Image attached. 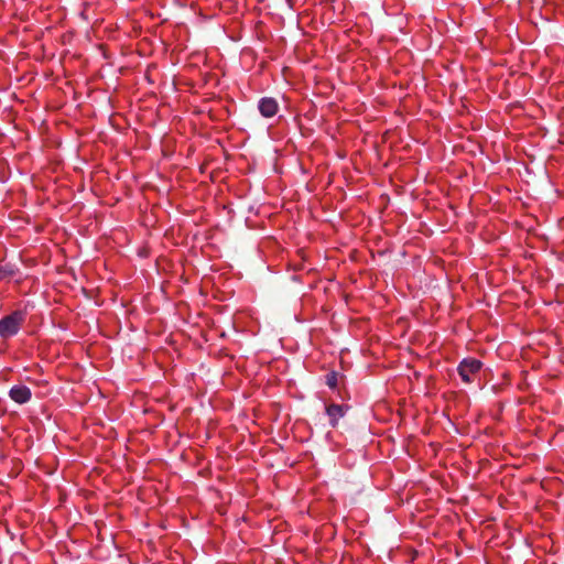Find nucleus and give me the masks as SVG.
<instances>
[{"mask_svg": "<svg viewBox=\"0 0 564 564\" xmlns=\"http://www.w3.org/2000/svg\"><path fill=\"white\" fill-rule=\"evenodd\" d=\"M25 321L23 311H14L0 319V337L9 338L18 334Z\"/></svg>", "mask_w": 564, "mask_h": 564, "instance_id": "obj_1", "label": "nucleus"}, {"mask_svg": "<svg viewBox=\"0 0 564 564\" xmlns=\"http://www.w3.org/2000/svg\"><path fill=\"white\" fill-rule=\"evenodd\" d=\"M481 366L482 364L478 359L465 358L459 362L457 371L465 383H471L479 373Z\"/></svg>", "mask_w": 564, "mask_h": 564, "instance_id": "obj_2", "label": "nucleus"}, {"mask_svg": "<svg viewBox=\"0 0 564 564\" xmlns=\"http://www.w3.org/2000/svg\"><path fill=\"white\" fill-rule=\"evenodd\" d=\"M347 410H349V406L344 404H329L326 406V414L329 417V424L332 427H336L338 425L339 419L344 417Z\"/></svg>", "mask_w": 564, "mask_h": 564, "instance_id": "obj_3", "label": "nucleus"}, {"mask_svg": "<svg viewBox=\"0 0 564 564\" xmlns=\"http://www.w3.org/2000/svg\"><path fill=\"white\" fill-rule=\"evenodd\" d=\"M258 108L263 117L271 118L278 112L279 105L274 98L264 97L260 99Z\"/></svg>", "mask_w": 564, "mask_h": 564, "instance_id": "obj_4", "label": "nucleus"}, {"mask_svg": "<svg viewBox=\"0 0 564 564\" xmlns=\"http://www.w3.org/2000/svg\"><path fill=\"white\" fill-rule=\"evenodd\" d=\"M9 395L14 402L23 404L31 399L32 393L26 386H14L10 389Z\"/></svg>", "mask_w": 564, "mask_h": 564, "instance_id": "obj_5", "label": "nucleus"}, {"mask_svg": "<svg viewBox=\"0 0 564 564\" xmlns=\"http://www.w3.org/2000/svg\"><path fill=\"white\" fill-rule=\"evenodd\" d=\"M326 383L330 389H335L337 387V373L330 372L326 376Z\"/></svg>", "mask_w": 564, "mask_h": 564, "instance_id": "obj_6", "label": "nucleus"}]
</instances>
